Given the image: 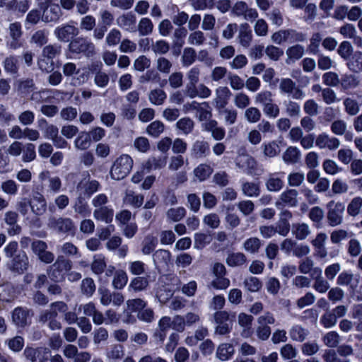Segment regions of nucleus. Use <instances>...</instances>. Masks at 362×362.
<instances>
[{
  "label": "nucleus",
  "mask_w": 362,
  "mask_h": 362,
  "mask_svg": "<svg viewBox=\"0 0 362 362\" xmlns=\"http://www.w3.org/2000/svg\"><path fill=\"white\" fill-rule=\"evenodd\" d=\"M69 49L74 54H84L89 56L94 52L95 46L88 37H77L69 42Z\"/></svg>",
  "instance_id": "20e7f679"
},
{
  "label": "nucleus",
  "mask_w": 362,
  "mask_h": 362,
  "mask_svg": "<svg viewBox=\"0 0 362 362\" xmlns=\"http://www.w3.org/2000/svg\"><path fill=\"white\" fill-rule=\"evenodd\" d=\"M48 35V31H46L45 30H37L32 35L30 42L34 43L37 47H42L47 42Z\"/></svg>",
  "instance_id": "603ef678"
},
{
  "label": "nucleus",
  "mask_w": 362,
  "mask_h": 362,
  "mask_svg": "<svg viewBox=\"0 0 362 362\" xmlns=\"http://www.w3.org/2000/svg\"><path fill=\"white\" fill-rule=\"evenodd\" d=\"M359 276L354 275L351 271H343L337 277V283L340 286H349L352 290H354L358 284Z\"/></svg>",
  "instance_id": "5701e85b"
},
{
  "label": "nucleus",
  "mask_w": 362,
  "mask_h": 362,
  "mask_svg": "<svg viewBox=\"0 0 362 362\" xmlns=\"http://www.w3.org/2000/svg\"><path fill=\"white\" fill-rule=\"evenodd\" d=\"M308 330L300 325H294L290 330L291 338L294 341H303L308 335Z\"/></svg>",
  "instance_id": "0e129e2a"
},
{
  "label": "nucleus",
  "mask_w": 362,
  "mask_h": 362,
  "mask_svg": "<svg viewBox=\"0 0 362 362\" xmlns=\"http://www.w3.org/2000/svg\"><path fill=\"white\" fill-rule=\"evenodd\" d=\"M28 257L25 252L22 251L12 258L10 269L18 274H23L28 269Z\"/></svg>",
  "instance_id": "6ab92c4d"
},
{
  "label": "nucleus",
  "mask_w": 362,
  "mask_h": 362,
  "mask_svg": "<svg viewBox=\"0 0 362 362\" xmlns=\"http://www.w3.org/2000/svg\"><path fill=\"white\" fill-rule=\"evenodd\" d=\"M285 173L278 172L269 175L266 182L267 189L270 192H279L284 187Z\"/></svg>",
  "instance_id": "412c9836"
},
{
  "label": "nucleus",
  "mask_w": 362,
  "mask_h": 362,
  "mask_svg": "<svg viewBox=\"0 0 362 362\" xmlns=\"http://www.w3.org/2000/svg\"><path fill=\"white\" fill-rule=\"evenodd\" d=\"M29 205L32 212L37 216L44 214L47 210L46 199L44 195L38 191H33Z\"/></svg>",
  "instance_id": "4468645a"
},
{
  "label": "nucleus",
  "mask_w": 362,
  "mask_h": 362,
  "mask_svg": "<svg viewBox=\"0 0 362 362\" xmlns=\"http://www.w3.org/2000/svg\"><path fill=\"white\" fill-rule=\"evenodd\" d=\"M153 28L151 20L148 18H142L138 24V31L141 36L150 35Z\"/></svg>",
  "instance_id": "5fc2aeb1"
},
{
  "label": "nucleus",
  "mask_w": 362,
  "mask_h": 362,
  "mask_svg": "<svg viewBox=\"0 0 362 362\" xmlns=\"http://www.w3.org/2000/svg\"><path fill=\"white\" fill-rule=\"evenodd\" d=\"M238 38L240 44L243 47L247 48L250 45L252 39V33L248 23H243L240 25Z\"/></svg>",
  "instance_id": "a878e982"
},
{
  "label": "nucleus",
  "mask_w": 362,
  "mask_h": 362,
  "mask_svg": "<svg viewBox=\"0 0 362 362\" xmlns=\"http://www.w3.org/2000/svg\"><path fill=\"white\" fill-rule=\"evenodd\" d=\"M264 153L266 156L273 158L280 152V147L276 141L263 144Z\"/></svg>",
  "instance_id": "774afa93"
},
{
  "label": "nucleus",
  "mask_w": 362,
  "mask_h": 362,
  "mask_svg": "<svg viewBox=\"0 0 362 362\" xmlns=\"http://www.w3.org/2000/svg\"><path fill=\"white\" fill-rule=\"evenodd\" d=\"M194 123L189 117L180 119L176 123V127L184 134H190L194 129Z\"/></svg>",
  "instance_id": "37998d69"
},
{
  "label": "nucleus",
  "mask_w": 362,
  "mask_h": 362,
  "mask_svg": "<svg viewBox=\"0 0 362 362\" xmlns=\"http://www.w3.org/2000/svg\"><path fill=\"white\" fill-rule=\"evenodd\" d=\"M214 320L216 324V333L223 335L230 332L231 320L228 312L225 310L216 312L214 314Z\"/></svg>",
  "instance_id": "ddd939ff"
},
{
  "label": "nucleus",
  "mask_w": 362,
  "mask_h": 362,
  "mask_svg": "<svg viewBox=\"0 0 362 362\" xmlns=\"http://www.w3.org/2000/svg\"><path fill=\"white\" fill-rule=\"evenodd\" d=\"M246 260V257L243 253L235 252L228 255L226 263L230 267H240L243 265Z\"/></svg>",
  "instance_id": "a18cd8bd"
},
{
  "label": "nucleus",
  "mask_w": 362,
  "mask_h": 362,
  "mask_svg": "<svg viewBox=\"0 0 362 362\" xmlns=\"http://www.w3.org/2000/svg\"><path fill=\"white\" fill-rule=\"evenodd\" d=\"M362 207V198L356 197L353 198L347 206V214L351 216H356L359 214Z\"/></svg>",
  "instance_id": "864d4df0"
},
{
  "label": "nucleus",
  "mask_w": 362,
  "mask_h": 362,
  "mask_svg": "<svg viewBox=\"0 0 362 362\" xmlns=\"http://www.w3.org/2000/svg\"><path fill=\"white\" fill-rule=\"evenodd\" d=\"M242 190L245 196L250 197H257L260 192L258 184L249 182L242 185Z\"/></svg>",
  "instance_id": "052dcab7"
},
{
  "label": "nucleus",
  "mask_w": 362,
  "mask_h": 362,
  "mask_svg": "<svg viewBox=\"0 0 362 362\" xmlns=\"http://www.w3.org/2000/svg\"><path fill=\"white\" fill-rule=\"evenodd\" d=\"M22 153V160L25 163L31 162L36 158L35 146L33 144H26L23 146Z\"/></svg>",
  "instance_id": "e2e57ef3"
},
{
  "label": "nucleus",
  "mask_w": 362,
  "mask_h": 362,
  "mask_svg": "<svg viewBox=\"0 0 362 362\" xmlns=\"http://www.w3.org/2000/svg\"><path fill=\"white\" fill-rule=\"evenodd\" d=\"M100 184L95 180H90L88 173L83 179H82L77 185L76 189L80 192V194L86 196L90 198L93 194L99 191Z\"/></svg>",
  "instance_id": "9d476101"
},
{
  "label": "nucleus",
  "mask_w": 362,
  "mask_h": 362,
  "mask_svg": "<svg viewBox=\"0 0 362 362\" xmlns=\"http://www.w3.org/2000/svg\"><path fill=\"white\" fill-rule=\"evenodd\" d=\"M136 18L134 14L127 13L117 18V25L122 29L134 33L136 30Z\"/></svg>",
  "instance_id": "4be33fe9"
},
{
  "label": "nucleus",
  "mask_w": 362,
  "mask_h": 362,
  "mask_svg": "<svg viewBox=\"0 0 362 362\" xmlns=\"http://www.w3.org/2000/svg\"><path fill=\"white\" fill-rule=\"evenodd\" d=\"M47 244L42 240H36L32 242L31 249L33 252L38 257V259L45 264H50L54 259V255L47 251Z\"/></svg>",
  "instance_id": "0eeeda50"
},
{
  "label": "nucleus",
  "mask_w": 362,
  "mask_h": 362,
  "mask_svg": "<svg viewBox=\"0 0 362 362\" xmlns=\"http://www.w3.org/2000/svg\"><path fill=\"white\" fill-rule=\"evenodd\" d=\"M72 263L64 256L59 255L56 261L47 269L49 279L54 282H62L65 279L68 272L71 269Z\"/></svg>",
  "instance_id": "f257e3e1"
},
{
  "label": "nucleus",
  "mask_w": 362,
  "mask_h": 362,
  "mask_svg": "<svg viewBox=\"0 0 362 362\" xmlns=\"http://www.w3.org/2000/svg\"><path fill=\"white\" fill-rule=\"evenodd\" d=\"M322 35L319 33L313 34L310 39V44L308 46V52L311 54H317L320 51V45L322 42Z\"/></svg>",
  "instance_id": "8fccbe9b"
},
{
  "label": "nucleus",
  "mask_w": 362,
  "mask_h": 362,
  "mask_svg": "<svg viewBox=\"0 0 362 362\" xmlns=\"http://www.w3.org/2000/svg\"><path fill=\"white\" fill-rule=\"evenodd\" d=\"M236 166L248 175H255L257 162L252 156L243 154L240 155L235 160Z\"/></svg>",
  "instance_id": "dca6fc26"
},
{
  "label": "nucleus",
  "mask_w": 362,
  "mask_h": 362,
  "mask_svg": "<svg viewBox=\"0 0 362 362\" xmlns=\"http://www.w3.org/2000/svg\"><path fill=\"white\" fill-rule=\"evenodd\" d=\"M133 166V160L127 154H122L114 162L110 175L112 179L119 180L124 178L131 171Z\"/></svg>",
  "instance_id": "f03ea898"
},
{
  "label": "nucleus",
  "mask_w": 362,
  "mask_h": 362,
  "mask_svg": "<svg viewBox=\"0 0 362 362\" xmlns=\"http://www.w3.org/2000/svg\"><path fill=\"white\" fill-rule=\"evenodd\" d=\"M23 354L30 362H45L47 360L50 352L47 348L26 347Z\"/></svg>",
  "instance_id": "2eb2a0df"
},
{
  "label": "nucleus",
  "mask_w": 362,
  "mask_h": 362,
  "mask_svg": "<svg viewBox=\"0 0 362 362\" xmlns=\"http://www.w3.org/2000/svg\"><path fill=\"white\" fill-rule=\"evenodd\" d=\"M148 285V281L147 278L137 276L131 280L128 290L129 291L139 292L145 290Z\"/></svg>",
  "instance_id": "a19ab883"
},
{
  "label": "nucleus",
  "mask_w": 362,
  "mask_h": 362,
  "mask_svg": "<svg viewBox=\"0 0 362 362\" xmlns=\"http://www.w3.org/2000/svg\"><path fill=\"white\" fill-rule=\"evenodd\" d=\"M231 92L228 87L220 86L216 89V97L214 103L218 110L223 108L228 103Z\"/></svg>",
  "instance_id": "b1692460"
},
{
  "label": "nucleus",
  "mask_w": 362,
  "mask_h": 362,
  "mask_svg": "<svg viewBox=\"0 0 362 362\" xmlns=\"http://www.w3.org/2000/svg\"><path fill=\"white\" fill-rule=\"evenodd\" d=\"M79 33V29L73 22L62 24L54 30L57 39L63 42H70Z\"/></svg>",
  "instance_id": "39448f33"
},
{
  "label": "nucleus",
  "mask_w": 362,
  "mask_h": 362,
  "mask_svg": "<svg viewBox=\"0 0 362 362\" xmlns=\"http://www.w3.org/2000/svg\"><path fill=\"white\" fill-rule=\"evenodd\" d=\"M185 214L186 210L184 207L170 208L166 213L168 219L173 222L180 221Z\"/></svg>",
  "instance_id": "bf43d9fd"
},
{
  "label": "nucleus",
  "mask_w": 362,
  "mask_h": 362,
  "mask_svg": "<svg viewBox=\"0 0 362 362\" xmlns=\"http://www.w3.org/2000/svg\"><path fill=\"white\" fill-rule=\"evenodd\" d=\"M218 114L223 117L226 125H232L236 122L238 112L233 108H221L218 110Z\"/></svg>",
  "instance_id": "2f4dec72"
},
{
  "label": "nucleus",
  "mask_w": 362,
  "mask_h": 362,
  "mask_svg": "<svg viewBox=\"0 0 362 362\" xmlns=\"http://www.w3.org/2000/svg\"><path fill=\"white\" fill-rule=\"evenodd\" d=\"M233 346L229 343H223L218 346L216 350V356L222 361L229 360L234 354Z\"/></svg>",
  "instance_id": "c756f323"
},
{
  "label": "nucleus",
  "mask_w": 362,
  "mask_h": 362,
  "mask_svg": "<svg viewBox=\"0 0 362 362\" xmlns=\"http://www.w3.org/2000/svg\"><path fill=\"white\" fill-rule=\"evenodd\" d=\"M144 202V196L134 193L133 191H127L124 198V203L135 208L140 207Z\"/></svg>",
  "instance_id": "c9c22d12"
},
{
  "label": "nucleus",
  "mask_w": 362,
  "mask_h": 362,
  "mask_svg": "<svg viewBox=\"0 0 362 362\" xmlns=\"http://www.w3.org/2000/svg\"><path fill=\"white\" fill-rule=\"evenodd\" d=\"M62 16V12L59 4H54L43 9L42 21L46 23H57Z\"/></svg>",
  "instance_id": "f3484780"
},
{
  "label": "nucleus",
  "mask_w": 362,
  "mask_h": 362,
  "mask_svg": "<svg viewBox=\"0 0 362 362\" xmlns=\"http://www.w3.org/2000/svg\"><path fill=\"white\" fill-rule=\"evenodd\" d=\"M90 138L88 132H81L74 141L75 147L80 150H86L90 146Z\"/></svg>",
  "instance_id": "c03bdc74"
},
{
  "label": "nucleus",
  "mask_w": 362,
  "mask_h": 362,
  "mask_svg": "<svg viewBox=\"0 0 362 362\" xmlns=\"http://www.w3.org/2000/svg\"><path fill=\"white\" fill-rule=\"evenodd\" d=\"M113 216L114 210L111 206L99 207L98 209H95L93 211V217L95 219L107 224L110 223L112 221Z\"/></svg>",
  "instance_id": "393cba45"
},
{
  "label": "nucleus",
  "mask_w": 362,
  "mask_h": 362,
  "mask_svg": "<svg viewBox=\"0 0 362 362\" xmlns=\"http://www.w3.org/2000/svg\"><path fill=\"white\" fill-rule=\"evenodd\" d=\"M9 37L6 40V47L11 49H17L23 46L21 37L23 35L21 24L14 22L8 27Z\"/></svg>",
  "instance_id": "423d86ee"
},
{
  "label": "nucleus",
  "mask_w": 362,
  "mask_h": 362,
  "mask_svg": "<svg viewBox=\"0 0 362 362\" xmlns=\"http://www.w3.org/2000/svg\"><path fill=\"white\" fill-rule=\"evenodd\" d=\"M167 98L165 92L160 88L152 90L148 95L150 102L155 105H162Z\"/></svg>",
  "instance_id": "49530a36"
},
{
  "label": "nucleus",
  "mask_w": 362,
  "mask_h": 362,
  "mask_svg": "<svg viewBox=\"0 0 362 362\" xmlns=\"http://www.w3.org/2000/svg\"><path fill=\"white\" fill-rule=\"evenodd\" d=\"M286 54L287 56L286 62L287 64H291L300 59L304 55L305 48L303 45L297 44L288 47L286 51Z\"/></svg>",
  "instance_id": "bb28decb"
},
{
  "label": "nucleus",
  "mask_w": 362,
  "mask_h": 362,
  "mask_svg": "<svg viewBox=\"0 0 362 362\" xmlns=\"http://www.w3.org/2000/svg\"><path fill=\"white\" fill-rule=\"evenodd\" d=\"M166 165V157L158 156V157H151L144 165V168L148 172L151 170H155L163 168Z\"/></svg>",
  "instance_id": "7c9ffc66"
},
{
  "label": "nucleus",
  "mask_w": 362,
  "mask_h": 362,
  "mask_svg": "<svg viewBox=\"0 0 362 362\" xmlns=\"http://www.w3.org/2000/svg\"><path fill=\"white\" fill-rule=\"evenodd\" d=\"M18 59L16 56H9L4 62V67L6 72L10 74H16L18 71Z\"/></svg>",
  "instance_id": "3c124183"
},
{
  "label": "nucleus",
  "mask_w": 362,
  "mask_h": 362,
  "mask_svg": "<svg viewBox=\"0 0 362 362\" xmlns=\"http://www.w3.org/2000/svg\"><path fill=\"white\" fill-rule=\"evenodd\" d=\"M281 93L291 96L296 100H303L305 97V93L291 78H281L279 83Z\"/></svg>",
  "instance_id": "6e6552de"
},
{
  "label": "nucleus",
  "mask_w": 362,
  "mask_h": 362,
  "mask_svg": "<svg viewBox=\"0 0 362 362\" xmlns=\"http://www.w3.org/2000/svg\"><path fill=\"white\" fill-rule=\"evenodd\" d=\"M202 130L210 132L213 139L216 141H221L226 136V130L218 125L215 119H209L202 125Z\"/></svg>",
  "instance_id": "a211bd4d"
},
{
  "label": "nucleus",
  "mask_w": 362,
  "mask_h": 362,
  "mask_svg": "<svg viewBox=\"0 0 362 362\" xmlns=\"http://www.w3.org/2000/svg\"><path fill=\"white\" fill-rule=\"evenodd\" d=\"M105 258L102 254H97L93 256V260L91 264L92 272L97 275H100L105 272L106 268Z\"/></svg>",
  "instance_id": "72a5a7b5"
},
{
  "label": "nucleus",
  "mask_w": 362,
  "mask_h": 362,
  "mask_svg": "<svg viewBox=\"0 0 362 362\" xmlns=\"http://www.w3.org/2000/svg\"><path fill=\"white\" fill-rule=\"evenodd\" d=\"M292 233L296 239L302 240L309 235L310 230L307 223H295L292 226Z\"/></svg>",
  "instance_id": "473e14b6"
},
{
  "label": "nucleus",
  "mask_w": 362,
  "mask_h": 362,
  "mask_svg": "<svg viewBox=\"0 0 362 362\" xmlns=\"http://www.w3.org/2000/svg\"><path fill=\"white\" fill-rule=\"evenodd\" d=\"M213 173L212 168L207 164H200L194 170V176L202 182L206 180Z\"/></svg>",
  "instance_id": "79ce46f5"
},
{
  "label": "nucleus",
  "mask_w": 362,
  "mask_h": 362,
  "mask_svg": "<svg viewBox=\"0 0 362 362\" xmlns=\"http://www.w3.org/2000/svg\"><path fill=\"white\" fill-rule=\"evenodd\" d=\"M2 191L10 196H15L18 194V185L13 180H8L1 185Z\"/></svg>",
  "instance_id": "338daca9"
},
{
  "label": "nucleus",
  "mask_w": 362,
  "mask_h": 362,
  "mask_svg": "<svg viewBox=\"0 0 362 362\" xmlns=\"http://www.w3.org/2000/svg\"><path fill=\"white\" fill-rule=\"evenodd\" d=\"M128 282V276L124 270H117L115 272L112 280V286L115 289L121 290L125 287Z\"/></svg>",
  "instance_id": "58836bf2"
},
{
  "label": "nucleus",
  "mask_w": 362,
  "mask_h": 362,
  "mask_svg": "<svg viewBox=\"0 0 362 362\" xmlns=\"http://www.w3.org/2000/svg\"><path fill=\"white\" fill-rule=\"evenodd\" d=\"M347 66L353 72H362V52H356L347 62Z\"/></svg>",
  "instance_id": "e433bc0d"
},
{
  "label": "nucleus",
  "mask_w": 362,
  "mask_h": 362,
  "mask_svg": "<svg viewBox=\"0 0 362 362\" xmlns=\"http://www.w3.org/2000/svg\"><path fill=\"white\" fill-rule=\"evenodd\" d=\"M158 245L157 238L152 235H146L142 242L141 252L144 255H148L153 252Z\"/></svg>",
  "instance_id": "4c0bfd02"
},
{
  "label": "nucleus",
  "mask_w": 362,
  "mask_h": 362,
  "mask_svg": "<svg viewBox=\"0 0 362 362\" xmlns=\"http://www.w3.org/2000/svg\"><path fill=\"white\" fill-rule=\"evenodd\" d=\"M308 216L316 226L319 227L324 218V211L320 206H314L310 209Z\"/></svg>",
  "instance_id": "69168bd1"
},
{
  "label": "nucleus",
  "mask_w": 362,
  "mask_h": 362,
  "mask_svg": "<svg viewBox=\"0 0 362 362\" xmlns=\"http://www.w3.org/2000/svg\"><path fill=\"white\" fill-rule=\"evenodd\" d=\"M14 287L10 284L0 286V300L10 302L16 298Z\"/></svg>",
  "instance_id": "ea45409f"
},
{
  "label": "nucleus",
  "mask_w": 362,
  "mask_h": 362,
  "mask_svg": "<svg viewBox=\"0 0 362 362\" xmlns=\"http://www.w3.org/2000/svg\"><path fill=\"white\" fill-rule=\"evenodd\" d=\"M210 153L209 145L205 141H196L192 148V154L195 158H204Z\"/></svg>",
  "instance_id": "cd10ccee"
},
{
  "label": "nucleus",
  "mask_w": 362,
  "mask_h": 362,
  "mask_svg": "<svg viewBox=\"0 0 362 362\" xmlns=\"http://www.w3.org/2000/svg\"><path fill=\"white\" fill-rule=\"evenodd\" d=\"M61 51V45L57 44L49 45L43 48L42 56L53 60L57 56L60 54Z\"/></svg>",
  "instance_id": "4d7b16f0"
},
{
  "label": "nucleus",
  "mask_w": 362,
  "mask_h": 362,
  "mask_svg": "<svg viewBox=\"0 0 362 362\" xmlns=\"http://www.w3.org/2000/svg\"><path fill=\"white\" fill-rule=\"evenodd\" d=\"M340 83L344 89H352L358 85L359 81L355 75L346 74L342 76Z\"/></svg>",
  "instance_id": "13d9d810"
},
{
  "label": "nucleus",
  "mask_w": 362,
  "mask_h": 362,
  "mask_svg": "<svg viewBox=\"0 0 362 362\" xmlns=\"http://www.w3.org/2000/svg\"><path fill=\"white\" fill-rule=\"evenodd\" d=\"M299 157V150L296 147L290 146L284 152L283 160L286 164H293L298 162Z\"/></svg>",
  "instance_id": "de8ad7c7"
},
{
  "label": "nucleus",
  "mask_w": 362,
  "mask_h": 362,
  "mask_svg": "<svg viewBox=\"0 0 362 362\" xmlns=\"http://www.w3.org/2000/svg\"><path fill=\"white\" fill-rule=\"evenodd\" d=\"M171 257L170 251L159 249L153 254V261L156 267L167 266Z\"/></svg>",
  "instance_id": "c85d7f7f"
},
{
  "label": "nucleus",
  "mask_w": 362,
  "mask_h": 362,
  "mask_svg": "<svg viewBox=\"0 0 362 362\" xmlns=\"http://www.w3.org/2000/svg\"><path fill=\"white\" fill-rule=\"evenodd\" d=\"M212 240L210 234L204 233H196L194 234V247L197 249H202L206 245L209 244Z\"/></svg>",
  "instance_id": "6e6d98bb"
},
{
  "label": "nucleus",
  "mask_w": 362,
  "mask_h": 362,
  "mask_svg": "<svg viewBox=\"0 0 362 362\" xmlns=\"http://www.w3.org/2000/svg\"><path fill=\"white\" fill-rule=\"evenodd\" d=\"M327 221L331 227H336L343 222L345 205L341 202L329 201L327 205Z\"/></svg>",
  "instance_id": "7ed1b4c3"
},
{
  "label": "nucleus",
  "mask_w": 362,
  "mask_h": 362,
  "mask_svg": "<svg viewBox=\"0 0 362 362\" xmlns=\"http://www.w3.org/2000/svg\"><path fill=\"white\" fill-rule=\"evenodd\" d=\"M74 209L76 213H78L83 217L90 216L91 212L87 202L86 201L85 198L82 197L81 194H80L77 197L74 204Z\"/></svg>",
  "instance_id": "f704fd0d"
},
{
  "label": "nucleus",
  "mask_w": 362,
  "mask_h": 362,
  "mask_svg": "<svg viewBox=\"0 0 362 362\" xmlns=\"http://www.w3.org/2000/svg\"><path fill=\"white\" fill-rule=\"evenodd\" d=\"M232 13L237 17H242L243 19L253 22L258 17L257 9L250 8L244 1H238L232 8Z\"/></svg>",
  "instance_id": "1a4fd4ad"
},
{
  "label": "nucleus",
  "mask_w": 362,
  "mask_h": 362,
  "mask_svg": "<svg viewBox=\"0 0 362 362\" xmlns=\"http://www.w3.org/2000/svg\"><path fill=\"white\" fill-rule=\"evenodd\" d=\"M30 6V1L29 0H23L18 1L17 0H11L6 5V9H15L22 13H25Z\"/></svg>",
  "instance_id": "09e8293b"
},
{
  "label": "nucleus",
  "mask_w": 362,
  "mask_h": 362,
  "mask_svg": "<svg viewBox=\"0 0 362 362\" xmlns=\"http://www.w3.org/2000/svg\"><path fill=\"white\" fill-rule=\"evenodd\" d=\"M197 54L194 49L192 47H186L183 50L182 57V63L183 66H189L196 59Z\"/></svg>",
  "instance_id": "680f3d73"
},
{
  "label": "nucleus",
  "mask_w": 362,
  "mask_h": 362,
  "mask_svg": "<svg viewBox=\"0 0 362 362\" xmlns=\"http://www.w3.org/2000/svg\"><path fill=\"white\" fill-rule=\"evenodd\" d=\"M30 310L24 307H17L12 312L13 322L18 327H25L31 323Z\"/></svg>",
  "instance_id": "f8f14e48"
},
{
  "label": "nucleus",
  "mask_w": 362,
  "mask_h": 362,
  "mask_svg": "<svg viewBox=\"0 0 362 362\" xmlns=\"http://www.w3.org/2000/svg\"><path fill=\"white\" fill-rule=\"evenodd\" d=\"M298 193L296 189H286L280 194L279 199L276 202V207L279 209H282L285 206H296L298 205Z\"/></svg>",
  "instance_id": "9b49d317"
},
{
  "label": "nucleus",
  "mask_w": 362,
  "mask_h": 362,
  "mask_svg": "<svg viewBox=\"0 0 362 362\" xmlns=\"http://www.w3.org/2000/svg\"><path fill=\"white\" fill-rule=\"evenodd\" d=\"M315 144L320 148H328L329 150L337 149L339 145V140L329 134L322 133L319 134L315 139Z\"/></svg>",
  "instance_id": "aec40b11"
}]
</instances>
